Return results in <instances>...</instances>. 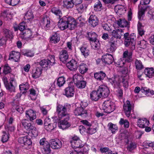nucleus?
<instances>
[{"label": "nucleus", "mask_w": 154, "mask_h": 154, "mask_svg": "<svg viewBox=\"0 0 154 154\" xmlns=\"http://www.w3.org/2000/svg\"><path fill=\"white\" fill-rule=\"evenodd\" d=\"M67 106H64L60 105L57 106V111L58 118L56 119L57 123H58L59 128L64 130L70 126V123L68 122L69 119V114L67 112Z\"/></svg>", "instance_id": "obj_1"}, {"label": "nucleus", "mask_w": 154, "mask_h": 154, "mask_svg": "<svg viewBox=\"0 0 154 154\" xmlns=\"http://www.w3.org/2000/svg\"><path fill=\"white\" fill-rule=\"evenodd\" d=\"M59 28L61 30L67 28L70 30L74 29L76 26V20L72 17L66 16L63 17L58 22Z\"/></svg>", "instance_id": "obj_2"}, {"label": "nucleus", "mask_w": 154, "mask_h": 154, "mask_svg": "<svg viewBox=\"0 0 154 154\" xmlns=\"http://www.w3.org/2000/svg\"><path fill=\"white\" fill-rule=\"evenodd\" d=\"M124 45L126 47H128L130 45L131 46V48L132 50L135 49L136 36L134 33L129 35L128 32L125 33L124 34Z\"/></svg>", "instance_id": "obj_3"}, {"label": "nucleus", "mask_w": 154, "mask_h": 154, "mask_svg": "<svg viewBox=\"0 0 154 154\" xmlns=\"http://www.w3.org/2000/svg\"><path fill=\"white\" fill-rule=\"evenodd\" d=\"M150 1V0H141L140 4L138 6V17L139 20H141L143 19L145 12L147 9L146 7L143 5L149 4Z\"/></svg>", "instance_id": "obj_4"}, {"label": "nucleus", "mask_w": 154, "mask_h": 154, "mask_svg": "<svg viewBox=\"0 0 154 154\" xmlns=\"http://www.w3.org/2000/svg\"><path fill=\"white\" fill-rule=\"evenodd\" d=\"M102 106L103 109L107 113H111L115 109L114 103L110 100L105 101Z\"/></svg>", "instance_id": "obj_5"}, {"label": "nucleus", "mask_w": 154, "mask_h": 154, "mask_svg": "<svg viewBox=\"0 0 154 154\" xmlns=\"http://www.w3.org/2000/svg\"><path fill=\"white\" fill-rule=\"evenodd\" d=\"M55 59L54 56L52 55L50 60L44 59L41 60L40 62V65L44 68H50L51 66L53 65L54 63Z\"/></svg>", "instance_id": "obj_6"}, {"label": "nucleus", "mask_w": 154, "mask_h": 154, "mask_svg": "<svg viewBox=\"0 0 154 154\" xmlns=\"http://www.w3.org/2000/svg\"><path fill=\"white\" fill-rule=\"evenodd\" d=\"M18 142L22 144V146L26 149H28L29 147L31 145L32 142L31 139L28 138L27 136L20 137L18 139Z\"/></svg>", "instance_id": "obj_7"}, {"label": "nucleus", "mask_w": 154, "mask_h": 154, "mask_svg": "<svg viewBox=\"0 0 154 154\" xmlns=\"http://www.w3.org/2000/svg\"><path fill=\"white\" fill-rule=\"evenodd\" d=\"M97 90L101 97H107L109 93V90L108 88L104 85L100 86Z\"/></svg>", "instance_id": "obj_8"}, {"label": "nucleus", "mask_w": 154, "mask_h": 154, "mask_svg": "<svg viewBox=\"0 0 154 154\" xmlns=\"http://www.w3.org/2000/svg\"><path fill=\"white\" fill-rule=\"evenodd\" d=\"M132 108V106L129 100H127L124 103L123 109L125 115L127 117L130 116Z\"/></svg>", "instance_id": "obj_9"}, {"label": "nucleus", "mask_w": 154, "mask_h": 154, "mask_svg": "<svg viewBox=\"0 0 154 154\" xmlns=\"http://www.w3.org/2000/svg\"><path fill=\"white\" fill-rule=\"evenodd\" d=\"M50 143L51 148L54 149H59L62 147V142L57 139L51 140Z\"/></svg>", "instance_id": "obj_10"}, {"label": "nucleus", "mask_w": 154, "mask_h": 154, "mask_svg": "<svg viewBox=\"0 0 154 154\" xmlns=\"http://www.w3.org/2000/svg\"><path fill=\"white\" fill-rule=\"evenodd\" d=\"M26 117V119L32 122L36 118V112L30 109L26 110L25 112Z\"/></svg>", "instance_id": "obj_11"}, {"label": "nucleus", "mask_w": 154, "mask_h": 154, "mask_svg": "<svg viewBox=\"0 0 154 154\" xmlns=\"http://www.w3.org/2000/svg\"><path fill=\"white\" fill-rule=\"evenodd\" d=\"M74 113L76 116H80L83 118L86 117L87 116L86 110L84 109L82 106L76 108L74 110Z\"/></svg>", "instance_id": "obj_12"}, {"label": "nucleus", "mask_w": 154, "mask_h": 154, "mask_svg": "<svg viewBox=\"0 0 154 154\" xmlns=\"http://www.w3.org/2000/svg\"><path fill=\"white\" fill-rule=\"evenodd\" d=\"M102 60L105 64H111L114 61L113 56L111 55L108 54L102 56Z\"/></svg>", "instance_id": "obj_13"}, {"label": "nucleus", "mask_w": 154, "mask_h": 154, "mask_svg": "<svg viewBox=\"0 0 154 154\" xmlns=\"http://www.w3.org/2000/svg\"><path fill=\"white\" fill-rule=\"evenodd\" d=\"M74 87L69 85L65 89L64 95L68 97H72L74 96Z\"/></svg>", "instance_id": "obj_14"}, {"label": "nucleus", "mask_w": 154, "mask_h": 154, "mask_svg": "<svg viewBox=\"0 0 154 154\" xmlns=\"http://www.w3.org/2000/svg\"><path fill=\"white\" fill-rule=\"evenodd\" d=\"M78 64L76 61L72 59L66 64L68 68L72 71H75L78 68Z\"/></svg>", "instance_id": "obj_15"}, {"label": "nucleus", "mask_w": 154, "mask_h": 154, "mask_svg": "<svg viewBox=\"0 0 154 154\" xmlns=\"http://www.w3.org/2000/svg\"><path fill=\"white\" fill-rule=\"evenodd\" d=\"M123 34V31L121 29L114 30L112 32V37H114V40L115 39H117V38L120 39L121 36Z\"/></svg>", "instance_id": "obj_16"}, {"label": "nucleus", "mask_w": 154, "mask_h": 154, "mask_svg": "<svg viewBox=\"0 0 154 154\" xmlns=\"http://www.w3.org/2000/svg\"><path fill=\"white\" fill-rule=\"evenodd\" d=\"M10 83L9 84L5 86V87L8 91L10 92H15V87L14 85L15 82L14 78H11L10 79Z\"/></svg>", "instance_id": "obj_17"}, {"label": "nucleus", "mask_w": 154, "mask_h": 154, "mask_svg": "<svg viewBox=\"0 0 154 154\" xmlns=\"http://www.w3.org/2000/svg\"><path fill=\"white\" fill-rule=\"evenodd\" d=\"M23 126L26 130H30L34 128V126L29 122V120L26 119H23L21 121Z\"/></svg>", "instance_id": "obj_18"}, {"label": "nucleus", "mask_w": 154, "mask_h": 154, "mask_svg": "<svg viewBox=\"0 0 154 154\" xmlns=\"http://www.w3.org/2000/svg\"><path fill=\"white\" fill-rule=\"evenodd\" d=\"M89 23L93 27L96 26L98 24V20L97 16L95 15H91L89 18Z\"/></svg>", "instance_id": "obj_19"}, {"label": "nucleus", "mask_w": 154, "mask_h": 154, "mask_svg": "<svg viewBox=\"0 0 154 154\" xmlns=\"http://www.w3.org/2000/svg\"><path fill=\"white\" fill-rule=\"evenodd\" d=\"M60 59L61 61L65 63L68 60V52L65 50L61 51L60 54Z\"/></svg>", "instance_id": "obj_20"}, {"label": "nucleus", "mask_w": 154, "mask_h": 154, "mask_svg": "<svg viewBox=\"0 0 154 154\" xmlns=\"http://www.w3.org/2000/svg\"><path fill=\"white\" fill-rule=\"evenodd\" d=\"M21 33L23 35L22 37L25 39L31 38L34 37L31 30L29 29H25Z\"/></svg>", "instance_id": "obj_21"}, {"label": "nucleus", "mask_w": 154, "mask_h": 154, "mask_svg": "<svg viewBox=\"0 0 154 154\" xmlns=\"http://www.w3.org/2000/svg\"><path fill=\"white\" fill-rule=\"evenodd\" d=\"M20 54L18 52L12 51L10 54L9 59L13 60L15 62H18L20 58Z\"/></svg>", "instance_id": "obj_22"}, {"label": "nucleus", "mask_w": 154, "mask_h": 154, "mask_svg": "<svg viewBox=\"0 0 154 154\" xmlns=\"http://www.w3.org/2000/svg\"><path fill=\"white\" fill-rule=\"evenodd\" d=\"M149 122L146 119H139L137 121L138 126L141 128H144L149 125Z\"/></svg>", "instance_id": "obj_23"}, {"label": "nucleus", "mask_w": 154, "mask_h": 154, "mask_svg": "<svg viewBox=\"0 0 154 154\" xmlns=\"http://www.w3.org/2000/svg\"><path fill=\"white\" fill-rule=\"evenodd\" d=\"M90 97L91 100L94 101L98 100L101 97L97 90V91H92L90 94Z\"/></svg>", "instance_id": "obj_24"}, {"label": "nucleus", "mask_w": 154, "mask_h": 154, "mask_svg": "<svg viewBox=\"0 0 154 154\" xmlns=\"http://www.w3.org/2000/svg\"><path fill=\"white\" fill-rule=\"evenodd\" d=\"M106 76L105 73L103 71H100L94 73V78L99 81L103 80Z\"/></svg>", "instance_id": "obj_25"}, {"label": "nucleus", "mask_w": 154, "mask_h": 154, "mask_svg": "<svg viewBox=\"0 0 154 154\" xmlns=\"http://www.w3.org/2000/svg\"><path fill=\"white\" fill-rule=\"evenodd\" d=\"M115 11L118 15H121L124 13L126 10L124 6L119 5L115 6Z\"/></svg>", "instance_id": "obj_26"}, {"label": "nucleus", "mask_w": 154, "mask_h": 154, "mask_svg": "<svg viewBox=\"0 0 154 154\" xmlns=\"http://www.w3.org/2000/svg\"><path fill=\"white\" fill-rule=\"evenodd\" d=\"M123 79H124L123 77L118 76L115 78H112L110 79L109 80L112 85L114 84V85L115 86L116 85H118L121 82L122 80Z\"/></svg>", "instance_id": "obj_27"}, {"label": "nucleus", "mask_w": 154, "mask_h": 154, "mask_svg": "<svg viewBox=\"0 0 154 154\" xmlns=\"http://www.w3.org/2000/svg\"><path fill=\"white\" fill-rule=\"evenodd\" d=\"M42 69L41 67H37L35 70L33 71L32 77L34 78L39 77L42 73Z\"/></svg>", "instance_id": "obj_28"}, {"label": "nucleus", "mask_w": 154, "mask_h": 154, "mask_svg": "<svg viewBox=\"0 0 154 154\" xmlns=\"http://www.w3.org/2000/svg\"><path fill=\"white\" fill-rule=\"evenodd\" d=\"M144 72L149 78H152L154 76V69L152 68H146L144 71Z\"/></svg>", "instance_id": "obj_29"}, {"label": "nucleus", "mask_w": 154, "mask_h": 154, "mask_svg": "<svg viewBox=\"0 0 154 154\" xmlns=\"http://www.w3.org/2000/svg\"><path fill=\"white\" fill-rule=\"evenodd\" d=\"M88 40L90 41H95L97 40L98 35L94 32H91L88 33Z\"/></svg>", "instance_id": "obj_30"}, {"label": "nucleus", "mask_w": 154, "mask_h": 154, "mask_svg": "<svg viewBox=\"0 0 154 154\" xmlns=\"http://www.w3.org/2000/svg\"><path fill=\"white\" fill-rule=\"evenodd\" d=\"M117 40L116 39L114 40V37H112L111 38L110 42V47L109 49L110 52H114L116 49V42Z\"/></svg>", "instance_id": "obj_31"}, {"label": "nucleus", "mask_w": 154, "mask_h": 154, "mask_svg": "<svg viewBox=\"0 0 154 154\" xmlns=\"http://www.w3.org/2000/svg\"><path fill=\"white\" fill-rule=\"evenodd\" d=\"M71 144L72 147L73 148H81L83 146V144L80 140H78L76 141H73Z\"/></svg>", "instance_id": "obj_32"}, {"label": "nucleus", "mask_w": 154, "mask_h": 154, "mask_svg": "<svg viewBox=\"0 0 154 154\" xmlns=\"http://www.w3.org/2000/svg\"><path fill=\"white\" fill-rule=\"evenodd\" d=\"M123 57L126 58V60L128 62H130L132 58V52H129L128 51H125L123 54Z\"/></svg>", "instance_id": "obj_33"}, {"label": "nucleus", "mask_w": 154, "mask_h": 154, "mask_svg": "<svg viewBox=\"0 0 154 154\" xmlns=\"http://www.w3.org/2000/svg\"><path fill=\"white\" fill-rule=\"evenodd\" d=\"M63 6L67 8H72L74 5L72 0H63Z\"/></svg>", "instance_id": "obj_34"}, {"label": "nucleus", "mask_w": 154, "mask_h": 154, "mask_svg": "<svg viewBox=\"0 0 154 154\" xmlns=\"http://www.w3.org/2000/svg\"><path fill=\"white\" fill-rule=\"evenodd\" d=\"M88 70V67L86 64L84 63H81L79 65V70L81 74H85L87 71Z\"/></svg>", "instance_id": "obj_35"}, {"label": "nucleus", "mask_w": 154, "mask_h": 154, "mask_svg": "<svg viewBox=\"0 0 154 154\" xmlns=\"http://www.w3.org/2000/svg\"><path fill=\"white\" fill-rule=\"evenodd\" d=\"M33 18L34 15L31 11H28L24 17L25 20H26L27 22H29L31 19H32Z\"/></svg>", "instance_id": "obj_36"}, {"label": "nucleus", "mask_w": 154, "mask_h": 154, "mask_svg": "<svg viewBox=\"0 0 154 154\" xmlns=\"http://www.w3.org/2000/svg\"><path fill=\"white\" fill-rule=\"evenodd\" d=\"M118 25L121 27H126L128 24V23L125 19H119L117 22Z\"/></svg>", "instance_id": "obj_37"}, {"label": "nucleus", "mask_w": 154, "mask_h": 154, "mask_svg": "<svg viewBox=\"0 0 154 154\" xmlns=\"http://www.w3.org/2000/svg\"><path fill=\"white\" fill-rule=\"evenodd\" d=\"M135 66L136 69L137 70H140L143 69L144 67L141 61L140 60H136L135 62Z\"/></svg>", "instance_id": "obj_38"}, {"label": "nucleus", "mask_w": 154, "mask_h": 154, "mask_svg": "<svg viewBox=\"0 0 154 154\" xmlns=\"http://www.w3.org/2000/svg\"><path fill=\"white\" fill-rule=\"evenodd\" d=\"M137 28L138 34L140 36H142L144 35L145 31L143 29V26L142 25V23L139 22L137 24Z\"/></svg>", "instance_id": "obj_39"}, {"label": "nucleus", "mask_w": 154, "mask_h": 154, "mask_svg": "<svg viewBox=\"0 0 154 154\" xmlns=\"http://www.w3.org/2000/svg\"><path fill=\"white\" fill-rule=\"evenodd\" d=\"M3 32L4 36L7 38L6 39L12 38L13 35L10 30L6 29H3Z\"/></svg>", "instance_id": "obj_40"}, {"label": "nucleus", "mask_w": 154, "mask_h": 154, "mask_svg": "<svg viewBox=\"0 0 154 154\" xmlns=\"http://www.w3.org/2000/svg\"><path fill=\"white\" fill-rule=\"evenodd\" d=\"M50 146V144L48 143H46L45 144V145L43 146L44 152L45 154H49L51 153Z\"/></svg>", "instance_id": "obj_41"}, {"label": "nucleus", "mask_w": 154, "mask_h": 154, "mask_svg": "<svg viewBox=\"0 0 154 154\" xmlns=\"http://www.w3.org/2000/svg\"><path fill=\"white\" fill-rule=\"evenodd\" d=\"M66 82L65 78L63 76L59 77L57 81V84L58 86L60 87L63 86Z\"/></svg>", "instance_id": "obj_42"}, {"label": "nucleus", "mask_w": 154, "mask_h": 154, "mask_svg": "<svg viewBox=\"0 0 154 154\" xmlns=\"http://www.w3.org/2000/svg\"><path fill=\"white\" fill-rule=\"evenodd\" d=\"M76 5V9L80 13H82L85 9L86 7L85 5L80 4H77Z\"/></svg>", "instance_id": "obj_43"}, {"label": "nucleus", "mask_w": 154, "mask_h": 154, "mask_svg": "<svg viewBox=\"0 0 154 154\" xmlns=\"http://www.w3.org/2000/svg\"><path fill=\"white\" fill-rule=\"evenodd\" d=\"M108 127L112 133H115L118 129V127L116 125L114 124L111 122L108 123Z\"/></svg>", "instance_id": "obj_44"}, {"label": "nucleus", "mask_w": 154, "mask_h": 154, "mask_svg": "<svg viewBox=\"0 0 154 154\" xmlns=\"http://www.w3.org/2000/svg\"><path fill=\"white\" fill-rule=\"evenodd\" d=\"M52 12L57 16H59L60 18L62 16V13L61 11L58 8L56 7H53L51 10Z\"/></svg>", "instance_id": "obj_45"}, {"label": "nucleus", "mask_w": 154, "mask_h": 154, "mask_svg": "<svg viewBox=\"0 0 154 154\" xmlns=\"http://www.w3.org/2000/svg\"><path fill=\"white\" fill-rule=\"evenodd\" d=\"M80 51L82 53L85 57H86L89 55L90 53L89 50L86 47H82L80 48Z\"/></svg>", "instance_id": "obj_46"}, {"label": "nucleus", "mask_w": 154, "mask_h": 154, "mask_svg": "<svg viewBox=\"0 0 154 154\" xmlns=\"http://www.w3.org/2000/svg\"><path fill=\"white\" fill-rule=\"evenodd\" d=\"M60 38L56 33H54L52 35L50 39L51 41L54 43H57L60 41Z\"/></svg>", "instance_id": "obj_47"}, {"label": "nucleus", "mask_w": 154, "mask_h": 154, "mask_svg": "<svg viewBox=\"0 0 154 154\" xmlns=\"http://www.w3.org/2000/svg\"><path fill=\"white\" fill-rule=\"evenodd\" d=\"M141 91L142 93H144L146 94L149 95V93H150V95H153L154 94V91L153 90H150L149 89L146 88H142L141 89Z\"/></svg>", "instance_id": "obj_48"}, {"label": "nucleus", "mask_w": 154, "mask_h": 154, "mask_svg": "<svg viewBox=\"0 0 154 154\" xmlns=\"http://www.w3.org/2000/svg\"><path fill=\"white\" fill-rule=\"evenodd\" d=\"M77 87L79 88H84L86 84V82L84 81H81L77 82L76 83Z\"/></svg>", "instance_id": "obj_49"}, {"label": "nucleus", "mask_w": 154, "mask_h": 154, "mask_svg": "<svg viewBox=\"0 0 154 154\" xmlns=\"http://www.w3.org/2000/svg\"><path fill=\"white\" fill-rule=\"evenodd\" d=\"M56 119H57V117H54V119L55 120V121L54 122V123L52 124L51 123L48 125L46 126V127H47L46 128H48L50 130H52L55 128L57 126V123L56 121Z\"/></svg>", "instance_id": "obj_50"}, {"label": "nucleus", "mask_w": 154, "mask_h": 154, "mask_svg": "<svg viewBox=\"0 0 154 154\" xmlns=\"http://www.w3.org/2000/svg\"><path fill=\"white\" fill-rule=\"evenodd\" d=\"M3 134L2 136V141L3 143L7 142L9 138V133L5 131L3 132Z\"/></svg>", "instance_id": "obj_51"}, {"label": "nucleus", "mask_w": 154, "mask_h": 154, "mask_svg": "<svg viewBox=\"0 0 154 154\" xmlns=\"http://www.w3.org/2000/svg\"><path fill=\"white\" fill-rule=\"evenodd\" d=\"M92 48L95 50H97L99 49L100 44L98 41H92L91 43Z\"/></svg>", "instance_id": "obj_52"}, {"label": "nucleus", "mask_w": 154, "mask_h": 154, "mask_svg": "<svg viewBox=\"0 0 154 154\" xmlns=\"http://www.w3.org/2000/svg\"><path fill=\"white\" fill-rule=\"evenodd\" d=\"M73 80L75 83H76L82 80V76L80 75L77 74L74 75L73 77Z\"/></svg>", "instance_id": "obj_53"}, {"label": "nucleus", "mask_w": 154, "mask_h": 154, "mask_svg": "<svg viewBox=\"0 0 154 154\" xmlns=\"http://www.w3.org/2000/svg\"><path fill=\"white\" fill-rule=\"evenodd\" d=\"M19 88L21 91L27 90L29 88V84L27 82L23 83L20 85Z\"/></svg>", "instance_id": "obj_54"}, {"label": "nucleus", "mask_w": 154, "mask_h": 154, "mask_svg": "<svg viewBox=\"0 0 154 154\" xmlns=\"http://www.w3.org/2000/svg\"><path fill=\"white\" fill-rule=\"evenodd\" d=\"M20 0H5L6 3L12 6H15L18 4Z\"/></svg>", "instance_id": "obj_55"}, {"label": "nucleus", "mask_w": 154, "mask_h": 154, "mask_svg": "<svg viewBox=\"0 0 154 154\" xmlns=\"http://www.w3.org/2000/svg\"><path fill=\"white\" fill-rule=\"evenodd\" d=\"M102 6V4L100 2L98 1L94 5V9L96 11H100Z\"/></svg>", "instance_id": "obj_56"}, {"label": "nucleus", "mask_w": 154, "mask_h": 154, "mask_svg": "<svg viewBox=\"0 0 154 154\" xmlns=\"http://www.w3.org/2000/svg\"><path fill=\"white\" fill-rule=\"evenodd\" d=\"M139 46L143 49H145L146 47L147 42L144 40L139 42L138 44Z\"/></svg>", "instance_id": "obj_57"}, {"label": "nucleus", "mask_w": 154, "mask_h": 154, "mask_svg": "<svg viewBox=\"0 0 154 154\" xmlns=\"http://www.w3.org/2000/svg\"><path fill=\"white\" fill-rule=\"evenodd\" d=\"M11 72L10 67L8 66V65H5L3 69V73L6 75Z\"/></svg>", "instance_id": "obj_58"}, {"label": "nucleus", "mask_w": 154, "mask_h": 154, "mask_svg": "<svg viewBox=\"0 0 154 154\" xmlns=\"http://www.w3.org/2000/svg\"><path fill=\"white\" fill-rule=\"evenodd\" d=\"M87 132L90 134H93L96 132V128H93L92 127L87 128Z\"/></svg>", "instance_id": "obj_59"}, {"label": "nucleus", "mask_w": 154, "mask_h": 154, "mask_svg": "<svg viewBox=\"0 0 154 154\" xmlns=\"http://www.w3.org/2000/svg\"><path fill=\"white\" fill-rule=\"evenodd\" d=\"M136 146L135 143L131 142L128 146V149L129 151H131L136 148Z\"/></svg>", "instance_id": "obj_60"}, {"label": "nucleus", "mask_w": 154, "mask_h": 154, "mask_svg": "<svg viewBox=\"0 0 154 154\" xmlns=\"http://www.w3.org/2000/svg\"><path fill=\"white\" fill-rule=\"evenodd\" d=\"M18 28L20 31L22 32L26 29V27L25 22H23L21 23L20 24V25L18 26Z\"/></svg>", "instance_id": "obj_61"}, {"label": "nucleus", "mask_w": 154, "mask_h": 154, "mask_svg": "<svg viewBox=\"0 0 154 154\" xmlns=\"http://www.w3.org/2000/svg\"><path fill=\"white\" fill-rule=\"evenodd\" d=\"M87 127H85L83 125H80L79 126V130L80 133L82 134H84L85 132H87V129L86 128Z\"/></svg>", "instance_id": "obj_62"}, {"label": "nucleus", "mask_w": 154, "mask_h": 154, "mask_svg": "<svg viewBox=\"0 0 154 154\" xmlns=\"http://www.w3.org/2000/svg\"><path fill=\"white\" fill-rule=\"evenodd\" d=\"M30 130H32V133L34 137H36L38 135V132L37 129L34 126L33 128L32 129H30Z\"/></svg>", "instance_id": "obj_63"}, {"label": "nucleus", "mask_w": 154, "mask_h": 154, "mask_svg": "<svg viewBox=\"0 0 154 154\" xmlns=\"http://www.w3.org/2000/svg\"><path fill=\"white\" fill-rule=\"evenodd\" d=\"M50 123V119L48 117L46 118L44 120V125L46 127V126L48 125Z\"/></svg>", "instance_id": "obj_64"}]
</instances>
